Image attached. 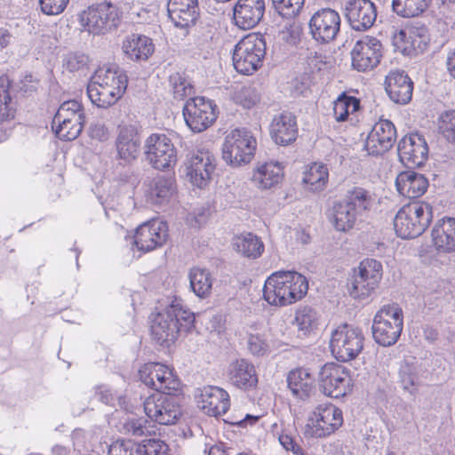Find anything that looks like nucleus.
Returning <instances> with one entry per match:
<instances>
[{"instance_id": "nucleus-1", "label": "nucleus", "mask_w": 455, "mask_h": 455, "mask_svg": "<svg viewBox=\"0 0 455 455\" xmlns=\"http://www.w3.org/2000/svg\"><path fill=\"white\" fill-rule=\"evenodd\" d=\"M195 319V314L183 307L180 299L168 298L164 308L152 319V338L160 346L170 347L180 332H188L194 328Z\"/></svg>"}, {"instance_id": "nucleus-2", "label": "nucleus", "mask_w": 455, "mask_h": 455, "mask_svg": "<svg viewBox=\"0 0 455 455\" xmlns=\"http://www.w3.org/2000/svg\"><path fill=\"white\" fill-rule=\"evenodd\" d=\"M128 84V77L118 67L99 68L87 85V95L98 108H108L123 96Z\"/></svg>"}, {"instance_id": "nucleus-3", "label": "nucleus", "mask_w": 455, "mask_h": 455, "mask_svg": "<svg viewBox=\"0 0 455 455\" xmlns=\"http://www.w3.org/2000/svg\"><path fill=\"white\" fill-rule=\"evenodd\" d=\"M308 290L307 278L296 271H277L265 282L263 298L270 305L284 307L303 299Z\"/></svg>"}, {"instance_id": "nucleus-4", "label": "nucleus", "mask_w": 455, "mask_h": 455, "mask_svg": "<svg viewBox=\"0 0 455 455\" xmlns=\"http://www.w3.org/2000/svg\"><path fill=\"white\" fill-rule=\"evenodd\" d=\"M433 220V207L426 202H414L403 206L394 219L396 235L403 239L421 235Z\"/></svg>"}, {"instance_id": "nucleus-5", "label": "nucleus", "mask_w": 455, "mask_h": 455, "mask_svg": "<svg viewBox=\"0 0 455 455\" xmlns=\"http://www.w3.org/2000/svg\"><path fill=\"white\" fill-rule=\"evenodd\" d=\"M257 141L251 132L246 128L232 130L222 144V159L231 167L249 164L256 152Z\"/></svg>"}, {"instance_id": "nucleus-6", "label": "nucleus", "mask_w": 455, "mask_h": 455, "mask_svg": "<svg viewBox=\"0 0 455 455\" xmlns=\"http://www.w3.org/2000/svg\"><path fill=\"white\" fill-rule=\"evenodd\" d=\"M403 327V314L397 305H385L375 315L371 326L376 343L390 347L397 342Z\"/></svg>"}, {"instance_id": "nucleus-7", "label": "nucleus", "mask_w": 455, "mask_h": 455, "mask_svg": "<svg viewBox=\"0 0 455 455\" xmlns=\"http://www.w3.org/2000/svg\"><path fill=\"white\" fill-rule=\"evenodd\" d=\"M265 55L264 36L257 34L248 35L235 47L232 58L234 68L241 74L251 75L262 66Z\"/></svg>"}, {"instance_id": "nucleus-8", "label": "nucleus", "mask_w": 455, "mask_h": 455, "mask_svg": "<svg viewBox=\"0 0 455 455\" xmlns=\"http://www.w3.org/2000/svg\"><path fill=\"white\" fill-rule=\"evenodd\" d=\"M179 392L156 393L143 403L144 411L152 421L160 425H174L182 415Z\"/></svg>"}, {"instance_id": "nucleus-9", "label": "nucleus", "mask_w": 455, "mask_h": 455, "mask_svg": "<svg viewBox=\"0 0 455 455\" xmlns=\"http://www.w3.org/2000/svg\"><path fill=\"white\" fill-rule=\"evenodd\" d=\"M123 19V10L108 1L90 6L82 16V20L85 21L86 30L94 35H105L116 31Z\"/></svg>"}, {"instance_id": "nucleus-10", "label": "nucleus", "mask_w": 455, "mask_h": 455, "mask_svg": "<svg viewBox=\"0 0 455 455\" xmlns=\"http://www.w3.org/2000/svg\"><path fill=\"white\" fill-rule=\"evenodd\" d=\"M364 336L362 330L352 324L343 323L332 331L330 349L339 362L355 359L363 349Z\"/></svg>"}, {"instance_id": "nucleus-11", "label": "nucleus", "mask_w": 455, "mask_h": 455, "mask_svg": "<svg viewBox=\"0 0 455 455\" xmlns=\"http://www.w3.org/2000/svg\"><path fill=\"white\" fill-rule=\"evenodd\" d=\"M382 279V265L374 259H365L354 269V275L347 283L351 297L364 299L370 297Z\"/></svg>"}, {"instance_id": "nucleus-12", "label": "nucleus", "mask_w": 455, "mask_h": 455, "mask_svg": "<svg viewBox=\"0 0 455 455\" xmlns=\"http://www.w3.org/2000/svg\"><path fill=\"white\" fill-rule=\"evenodd\" d=\"M343 424L342 411L333 404H319L306 425L305 435L324 438L337 431Z\"/></svg>"}, {"instance_id": "nucleus-13", "label": "nucleus", "mask_w": 455, "mask_h": 455, "mask_svg": "<svg viewBox=\"0 0 455 455\" xmlns=\"http://www.w3.org/2000/svg\"><path fill=\"white\" fill-rule=\"evenodd\" d=\"M183 116L187 125L194 132L208 129L217 119V106L204 97L190 98L183 107Z\"/></svg>"}, {"instance_id": "nucleus-14", "label": "nucleus", "mask_w": 455, "mask_h": 455, "mask_svg": "<svg viewBox=\"0 0 455 455\" xmlns=\"http://www.w3.org/2000/svg\"><path fill=\"white\" fill-rule=\"evenodd\" d=\"M319 386L325 395L339 398L351 391L349 370L336 363H325L319 371Z\"/></svg>"}, {"instance_id": "nucleus-15", "label": "nucleus", "mask_w": 455, "mask_h": 455, "mask_svg": "<svg viewBox=\"0 0 455 455\" xmlns=\"http://www.w3.org/2000/svg\"><path fill=\"white\" fill-rule=\"evenodd\" d=\"M140 380L156 393L180 391V380L173 370L160 363H145L139 371Z\"/></svg>"}, {"instance_id": "nucleus-16", "label": "nucleus", "mask_w": 455, "mask_h": 455, "mask_svg": "<svg viewBox=\"0 0 455 455\" xmlns=\"http://www.w3.org/2000/svg\"><path fill=\"white\" fill-rule=\"evenodd\" d=\"M146 157L153 168L164 171L176 164L177 152L167 135L154 133L146 140Z\"/></svg>"}, {"instance_id": "nucleus-17", "label": "nucleus", "mask_w": 455, "mask_h": 455, "mask_svg": "<svg viewBox=\"0 0 455 455\" xmlns=\"http://www.w3.org/2000/svg\"><path fill=\"white\" fill-rule=\"evenodd\" d=\"M383 56V46L376 37L363 36L358 40L351 52L352 66L359 72L376 68Z\"/></svg>"}, {"instance_id": "nucleus-18", "label": "nucleus", "mask_w": 455, "mask_h": 455, "mask_svg": "<svg viewBox=\"0 0 455 455\" xmlns=\"http://www.w3.org/2000/svg\"><path fill=\"white\" fill-rule=\"evenodd\" d=\"M340 16L331 8L315 12L308 23L310 34L316 42L328 44L333 41L340 29Z\"/></svg>"}, {"instance_id": "nucleus-19", "label": "nucleus", "mask_w": 455, "mask_h": 455, "mask_svg": "<svg viewBox=\"0 0 455 455\" xmlns=\"http://www.w3.org/2000/svg\"><path fill=\"white\" fill-rule=\"evenodd\" d=\"M216 156L208 149H199L188 156L187 175L198 188H204L212 179L216 170Z\"/></svg>"}, {"instance_id": "nucleus-20", "label": "nucleus", "mask_w": 455, "mask_h": 455, "mask_svg": "<svg viewBox=\"0 0 455 455\" xmlns=\"http://www.w3.org/2000/svg\"><path fill=\"white\" fill-rule=\"evenodd\" d=\"M399 160L407 168L422 166L428 158V146L423 135L418 132L403 137L397 146Z\"/></svg>"}, {"instance_id": "nucleus-21", "label": "nucleus", "mask_w": 455, "mask_h": 455, "mask_svg": "<svg viewBox=\"0 0 455 455\" xmlns=\"http://www.w3.org/2000/svg\"><path fill=\"white\" fill-rule=\"evenodd\" d=\"M166 222L151 220L141 224L135 232L134 244L139 251L148 252L163 246L168 238Z\"/></svg>"}, {"instance_id": "nucleus-22", "label": "nucleus", "mask_w": 455, "mask_h": 455, "mask_svg": "<svg viewBox=\"0 0 455 455\" xmlns=\"http://www.w3.org/2000/svg\"><path fill=\"white\" fill-rule=\"evenodd\" d=\"M396 129L389 120H379L369 132L364 148L369 155L380 156L392 148L396 140Z\"/></svg>"}, {"instance_id": "nucleus-23", "label": "nucleus", "mask_w": 455, "mask_h": 455, "mask_svg": "<svg viewBox=\"0 0 455 455\" xmlns=\"http://www.w3.org/2000/svg\"><path fill=\"white\" fill-rule=\"evenodd\" d=\"M346 16L351 28L364 31L372 27L377 18L374 4L370 0H352L346 8Z\"/></svg>"}, {"instance_id": "nucleus-24", "label": "nucleus", "mask_w": 455, "mask_h": 455, "mask_svg": "<svg viewBox=\"0 0 455 455\" xmlns=\"http://www.w3.org/2000/svg\"><path fill=\"white\" fill-rule=\"evenodd\" d=\"M167 12L176 28H188L194 26L199 18L198 0H169Z\"/></svg>"}, {"instance_id": "nucleus-25", "label": "nucleus", "mask_w": 455, "mask_h": 455, "mask_svg": "<svg viewBox=\"0 0 455 455\" xmlns=\"http://www.w3.org/2000/svg\"><path fill=\"white\" fill-rule=\"evenodd\" d=\"M264 12V0H238L234 6L235 24L244 30L253 28L260 22Z\"/></svg>"}, {"instance_id": "nucleus-26", "label": "nucleus", "mask_w": 455, "mask_h": 455, "mask_svg": "<svg viewBox=\"0 0 455 455\" xmlns=\"http://www.w3.org/2000/svg\"><path fill=\"white\" fill-rule=\"evenodd\" d=\"M197 403L205 414L212 417L225 414L230 406L228 392L215 386L204 387Z\"/></svg>"}, {"instance_id": "nucleus-27", "label": "nucleus", "mask_w": 455, "mask_h": 455, "mask_svg": "<svg viewBox=\"0 0 455 455\" xmlns=\"http://www.w3.org/2000/svg\"><path fill=\"white\" fill-rule=\"evenodd\" d=\"M385 89L392 101L404 105L411 100L413 83L404 71H390L386 76Z\"/></svg>"}, {"instance_id": "nucleus-28", "label": "nucleus", "mask_w": 455, "mask_h": 455, "mask_svg": "<svg viewBox=\"0 0 455 455\" xmlns=\"http://www.w3.org/2000/svg\"><path fill=\"white\" fill-rule=\"evenodd\" d=\"M175 191L174 175H157L149 181L146 197L148 202L154 205H165L171 201Z\"/></svg>"}, {"instance_id": "nucleus-29", "label": "nucleus", "mask_w": 455, "mask_h": 455, "mask_svg": "<svg viewBox=\"0 0 455 455\" xmlns=\"http://www.w3.org/2000/svg\"><path fill=\"white\" fill-rule=\"evenodd\" d=\"M117 156L125 163H130L137 157L140 138L137 128L132 124L118 126V134L116 140Z\"/></svg>"}, {"instance_id": "nucleus-30", "label": "nucleus", "mask_w": 455, "mask_h": 455, "mask_svg": "<svg viewBox=\"0 0 455 455\" xmlns=\"http://www.w3.org/2000/svg\"><path fill=\"white\" fill-rule=\"evenodd\" d=\"M270 135L278 145L292 143L298 136L296 116L291 112H283L275 116L270 124Z\"/></svg>"}, {"instance_id": "nucleus-31", "label": "nucleus", "mask_w": 455, "mask_h": 455, "mask_svg": "<svg viewBox=\"0 0 455 455\" xmlns=\"http://www.w3.org/2000/svg\"><path fill=\"white\" fill-rule=\"evenodd\" d=\"M431 238L439 253L455 251V218L444 217L437 220L432 228Z\"/></svg>"}, {"instance_id": "nucleus-32", "label": "nucleus", "mask_w": 455, "mask_h": 455, "mask_svg": "<svg viewBox=\"0 0 455 455\" xmlns=\"http://www.w3.org/2000/svg\"><path fill=\"white\" fill-rule=\"evenodd\" d=\"M230 383L242 390L257 387L258 376L254 365L244 358L236 359L228 367Z\"/></svg>"}, {"instance_id": "nucleus-33", "label": "nucleus", "mask_w": 455, "mask_h": 455, "mask_svg": "<svg viewBox=\"0 0 455 455\" xmlns=\"http://www.w3.org/2000/svg\"><path fill=\"white\" fill-rule=\"evenodd\" d=\"M428 185V180L414 171L402 172L395 180L397 191L408 198L420 197L427 192Z\"/></svg>"}, {"instance_id": "nucleus-34", "label": "nucleus", "mask_w": 455, "mask_h": 455, "mask_svg": "<svg viewBox=\"0 0 455 455\" xmlns=\"http://www.w3.org/2000/svg\"><path fill=\"white\" fill-rule=\"evenodd\" d=\"M125 56L135 61L146 60L155 51L152 39L139 34H132L125 38L122 45Z\"/></svg>"}, {"instance_id": "nucleus-35", "label": "nucleus", "mask_w": 455, "mask_h": 455, "mask_svg": "<svg viewBox=\"0 0 455 455\" xmlns=\"http://www.w3.org/2000/svg\"><path fill=\"white\" fill-rule=\"evenodd\" d=\"M314 378L307 369L299 368L287 375V385L293 396L300 400L310 397L314 388Z\"/></svg>"}, {"instance_id": "nucleus-36", "label": "nucleus", "mask_w": 455, "mask_h": 455, "mask_svg": "<svg viewBox=\"0 0 455 455\" xmlns=\"http://www.w3.org/2000/svg\"><path fill=\"white\" fill-rule=\"evenodd\" d=\"M283 169L278 163H265L253 172L252 182L261 189H267L279 183Z\"/></svg>"}, {"instance_id": "nucleus-37", "label": "nucleus", "mask_w": 455, "mask_h": 455, "mask_svg": "<svg viewBox=\"0 0 455 455\" xmlns=\"http://www.w3.org/2000/svg\"><path fill=\"white\" fill-rule=\"evenodd\" d=\"M233 246L237 252L249 259L260 257L265 248L261 239L252 233L235 236Z\"/></svg>"}, {"instance_id": "nucleus-38", "label": "nucleus", "mask_w": 455, "mask_h": 455, "mask_svg": "<svg viewBox=\"0 0 455 455\" xmlns=\"http://www.w3.org/2000/svg\"><path fill=\"white\" fill-rule=\"evenodd\" d=\"M332 212L334 227L338 231L342 232L353 228L358 217H360L351 206H348L342 200L334 204Z\"/></svg>"}, {"instance_id": "nucleus-39", "label": "nucleus", "mask_w": 455, "mask_h": 455, "mask_svg": "<svg viewBox=\"0 0 455 455\" xmlns=\"http://www.w3.org/2000/svg\"><path fill=\"white\" fill-rule=\"evenodd\" d=\"M190 287L193 292L200 297L210 295L212 287V277L206 268L193 267L188 274Z\"/></svg>"}, {"instance_id": "nucleus-40", "label": "nucleus", "mask_w": 455, "mask_h": 455, "mask_svg": "<svg viewBox=\"0 0 455 455\" xmlns=\"http://www.w3.org/2000/svg\"><path fill=\"white\" fill-rule=\"evenodd\" d=\"M360 216L371 209L372 198L370 192L360 187L347 190L342 200Z\"/></svg>"}, {"instance_id": "nucleus-41", "label": "nucleus", "mask_w": 455, "mask_h": 455, "mask_svg": "<svg viewBox=\"0 0 455 455\" xmlns=\"http://www.w3.org/2000/svg\"><path fill=\"white\" fill-rule=\"evenodd\" d=\"M419 369L417 364L404 361L399 369V382L403 389L410 395L417 394L420 386Z\"/></svg>"}, {"instance_id": "nucleus-42", "label": "nucleus", "mask_w": 455, "mask_h": 455, "mask_svg": "<svg viewBox=\"0 0 455 455\" xmlns=\"http://www.w3.org/2000/svg\"><path fill=\"white\" fill-rule=\"evenodd\" d=\"M329 180V171L325 164H313L304 173L303 182L309 189L314 192H319L325 188Z\"/></svg>"}, {"instance_id": "nucleus-43", "label": "nucleus", "mask_w": 455, "mask_h": 455, "mask_svg": "<svg viewBox=\"0 0 455 455\" xmlns=\"http://www.w3.org/2000/svg\"><path fill=\"white\" fill-rule=\"evenodd\" d=\"M432 0H392L393 11L403 18L417 17L430 5Z\"/></svg>"}, {"instance_id": "nucleus-44", "label": "nucleus", "mask_w": 455, "mask_h": 455, "mask_svg": "<svg viewBox=\"0 0 455 455\" xmlns=\"http://www.w3.org/2000/svg\"><path fill=\"white\" fill-rule=\"evenodd\" d=\"M10 84L7 76H0V124L12 121L16 113L9 93Z\"/></svg>"}, {"instance_id": "nucleus-45", "label": "nucleus", "mask_w": 455, "mask_h": 455, "mask_svg": "<svg viewBox=\"0 0 455 455\" xmlns=\"http://www.w3.org/2000/svg\"><path fill=\"white\" fill-rule=\"evenodd\" d=\"M359 108L360 100L346 92H342L333 102V114L337 122L346 121L349 114L356 112Z\"/></svg>"}, {"instance_id": "nucleus-46", "label": "nucleus", "mask_w": 455, "mask_h": 455, "mask_svg": "<svg viewBox=\"0 0 455 455\" xmlns=\"http://www.w3.org/2000/svg\"><path fill=\"white\" fill-rule=\"evenodd\" d=\"M65 117V116H63ZM84 122L74 120H65L60 119V121H55V118L52 119V128L56 126L54 129L56 136L61 140L66 141H70L76 139L84 126Z\"/></svg>"}, {"instance_id": "nucleus-47", "label": "nucleus", "mask_w": 455, "mask_h": 455, "mask_svg": "<svg viewBox=\"0 0 455 455\" xmlns=\"http://www.w3.org/2000/svg\"><path fill=\"white\" fill-rule=\"evenodd\" d=\"M169 84L176 100H182L195 93L194 86L185 73L172 74L169 76Z\"/></svg>"}, {"instance_id": "nucleus-48", "label": "nucleus", "mask_w": 455, "mask_h": 455, "mask_svg": "<svg viewBox=\"0 0 455 455\" xmlns=\"http://www.w3.org/2000/svg\"><path fill=\"white\" fill-rule=\"evenodd\" d=\"M294 323L299 331L307 334L318 324L317 312L309 306L299 307L295 312Z\"/></svg>"}, {"instance_id": "nucleus-49", "label": "nucleus", "mask_w": 455, "mask_h": 455, "mask_svg": "<svg viewBox=\"0 0 455 455\" xmlns=\"http://www.w3.org/2000/svg\"><path fill=\"white\" fill-rule=\"evenodd\" d=\"M95 396L102 403L116 407L118 405L121 409H126V398L118 395L116 391L107 385H99L95 387Z\"/></svg>"}, {"instance_id": "nucleus-50", "label": "nucleus", "mask_w": 455, "mask_h": 455, "mask_svg": "<svg viewBox=\"0 0 455 455\" xmlns=\"http://www.w3.org/2000/svg\"><path fill=\"white\" fill-rule=\"evenodd\" d=\"M65 116V120H74L84 122V114L82 108V105L76 100H68L63 102L58 111L56 112L53 118L55 121H60V119H63Z\"/></svg>"}, {"instance_id": "nucleus-51", "label": "nucleus", "mask_w": 455, "mask_h": 455, "mask_svg": "<svg viewBox=\"0 0 455 455\" xmlns=\"http://www.w3.org/2000/svg\"><path fill=\"white\" fill-rule=\"evenodd\" d=\"M246 347L248 352L254 356H264L269 352V344L264 334L261 333H247Z\"/></svg>"}, {"instance_id": "nucleus-52", "label": "nucleus", "mask_w": 455, "mask_h": 455, "mask_svg": "<svg viewBox=\"0 0 455 455\" xmlns=\"http://www.w3.org/2000/svg\"><path fill=\"white\" fill-rule=\"evenodd\" d=\"M438 129L448 142L455 145V110H447L440 115Z\"/></svg>"}, {"instance_id": "nucleus-53", "label": "nucleus", "mask_w": 455, "mask_h": 455, "mask_svg": "<svg viewBox=\"0 0 455 455\" xmlns=\"http://www.w3.org/2000/svg\"><path fill=\"white\" fill-rule=\"evenodd\" d=\"M275 10L283 18L292 19L299 15L305 0H272Z\"/></svg>"}, {"instance_id": "nucleus-54", "label": "nucleus", "mask_w": 455, "mask_h": 455, "mask_svg": "<svg viewBox=\"0 0 455 455\" xmlns=\"http://www.w3.org/2000/svg\"><path fill=\"white\" fill-rule=\"evenodd\" d=\"M140 444L130 439H119L112 443L108 455H140Z\"/></svg>"}, {"instance_id": "nucleus-55", "label": "nucleus", "mask_w": 455, "mask_h": 455, "mask_svg": "<svg viewBox=\"0 0 455 455\" xmlns=\"http://www.w3.org/2000/svg\"><path fill=\"white\" fill-rule=\"evenodd\" d=\"M289 20L283 25L281 31L282 39L287 44L296 45L300 41L302 35V25L299 20L288 19Z\"/></svg>"}, {"instance_id": "nucleus-56", "label": "nucleus", "mask_w": 455, "mask_h": 455, "mask_svg": "<svg viewBox=\"0 0 455 455\" xmlns=\"http://www.w3.org/2000/svg\"><path fill=\"white\" fill-rule=\"evenodd\" d=\"M140 444V455H170L168 444L160 439H145Z\"/></svg>"}, {"instance_id": "nucleus-57", "label": "nucleus", "mask_w": 455, "mask_h": 455, "mask_svg": "<svg viewBox=\"0 0 455 455\" xmlns=\"http://www.w3.org/2000/svg\"><path fill=\"white\" fill-rule=\"evenodd\" d=\"M88 62L87 55L76 52H69L64 56L62 67L68 72L74 73L85 68Z\"/></svg>"}, {"instance_id": "nucleus-58", "label": "nucleus", "mask_w": 455, "mask_h": 455, "mask_svg": "<svg viewBox=\"0 0 455 455\" xmlns=\"http://www.w3.org/2000/svg\"><path fill=\"white\" fill-rule=\"evenodd\" d=\"M69 0H39L41 11L46 15H58L61 13Z\"/></svg>"}, {"instance_id": "nucleus-59", "label": "nucleus", "mask_w": 455, "mask_h": 455, "mask_svg": "<svg viewBox=\"0 0 455 455\" xmlns=\"http://www.w3.org/2000/svg\"><path fill=\"white\" fill-rule=\"evenodd\" d=\"M281 445L288 451H291L293 455H306L303 448L290 435L281 434L279 436Z\"/></svg>"}, {"instance_id": "nucleus-60", "label": "nucleus", "mask_w": 455, "mask_h": 455, "mask_svg": "<svg viewBox=\"0 0 455 455\" xmlns=\"http://www.w3.org/2000/svg\"><path fill=\"white\" fill-rule=\"evenodd\" d=\"M145 423L146 420L143 419H132L124 424V428L127 433L134 436H142L147 431Z\"/></svg>"}, {"instance_id": "nucleus-61", "label": "nucleus", "mask_w": 455, "mask_h": 455, "mask_svg": "<svg viewBox=\"0 0 455 455\" xmlns=\"http://www.w3.org/2000/svg\"><path fill=\"white\" fill-rule=\"evenodd\" d=\"M241 104L247 108H251L259 101V96L251 87H243L238 93Z\"/></svg>"}, {"instance_id": "nucleus-62", "label": "nucleus", "mask_w": 455, "mask_h": 455, "mask_svg": "<svg viewBox=\"0 0 455 455\" xmlns=\"http://www.w3.org/2000/svg\"><path fill=\"white\" fill-rule=\"evenodd\" d=\"M89 136L99 141H104L108 137L107 127L100 123L92 124L89 128Z\"/></svg>"}, {"instance_id": "nucleus-63", "label": "nucleus", "mask_w": 455, "mask_h": 455, "mask_svg": "<svg viewBox=\"0 0 455 455\" xmlns=\"http://www.w3.org/2000/svg\"><path fill=\"white\" fill-rule=\"evenodd\" d=\"M225 443H218L209 448L208 455H228Z\"/></svg>"}, {"instance_id": "nucleus-64", "label": "nucleus", "mask_w": 455, "mask_h": 455, "mask_svg": "<svg viewBox=\"0 0 455 455\" xmlns=\"http://www.w3.org/2000/svg\"><path fill=\"white\" fill-rule=\"evenodd\" d=\"M446 65L450 75L455 79V48L448 52Z\"/></svg>"}]
</instances>
